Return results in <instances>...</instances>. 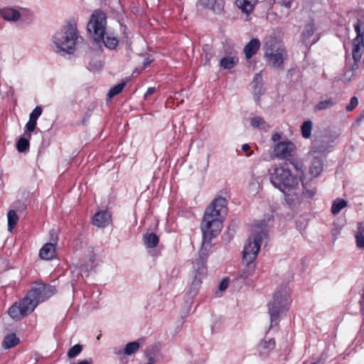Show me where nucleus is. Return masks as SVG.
<instances>
[{"label": "nucleus", "mask_w": 364, "mask_h": 364, "mask_svg": "<svg viewBox=\"0 0 364 364\" xmlns=\"http://www.w3.org/2000/svg\"><path fill=\"white\" fill-rule=\"evenodd\" d=\"M227 213V200L223 197L214 199L205 209L200 225L203 242L199 251V257L207 260L212 247L210 241L220 232Z\"/></svg>", "instance_id": "1"}, {"label": "nucleus", "mask_w": 364, "mask_h": 364, "mask_svg": "<svg viewBox=\"0 0 364 364\" xmlns=\"http://www.w3.org/2000/svg\"><path fill=\"white\" fill-rule=\"evenodd\" d=\"M56 293L54 286L39 284L28 291L26 295L18 302L14 303L8 310L9 316L16 321H19L34 311L40 302L44 301Z\"/></svg>", "instance_id": "2"}, {"label": "nucleus", "mask_w": 364, "mask_h": 364, "mask_svg": "<svg viewBox=\"0 0 364 364\" xmlns=\"http://www.w3.org/2000/svg\"><path fill=\"white\" fill-rule=\"evenodd\" d=\"M80 41L82 37L79 35L77 23L73 18L67 21L61 29L53 36V43L58 53H73Z\"/></svg>", "instance_id": "3"}, {"label": "nucleus", "mask_w": 364, "mask_h": 364, "mask_svg": "<svg viewBox=\"0 0 364 364\" xmlns=\"http://www.w3.org/2000/svg\"><path fill=\"white\" fill-rule=\"evenodd\" d=\"M107 23V16L102 11L97 10L93 12L87 23V31L96 43L103 41L104 45L109 49H114L118 45V40L115 37L107 36L105 38Z\"/></svg>", "instance_id": "4"}, {"label": "nucleus", "mask_w": 364, "mask_h": 364, "mask_svg": "<svg viewBox=\"0 0 364 364\" xmlns=\"http://www.w3.org/2000/svg\"><path fill=\"white\" fill-rule=\"evenodd\" d=\"M264 56L267 64L275 69H283L288 54L283 42L275 36H269L264 39Z\"/></svg>", "instance_id": "5"}, {"label": "nucleus", "mask_w": 364, "mask_h": 364, "mask_svg": "<svg viewBox=\"0 0 364 364\" xmlns=\"http://www.w3.org/2000/svg\"><path fill=\"white\" fill-rule=\"evenodd\" d=\"M269 176L271 183L284 193L295 190L299 185L298 178L284 166H272L269 169Z\"/></svg>", "instance_id": "6"}, {"label": "nucleus", "mask_w": 364, "mask_h": 364, "mask_svg": "<svg viewBox=\"0 0 364 364\" xmlns=\"http://www.w3.org/2000/svg\"><path fill=\"white\" fill-rule=\"evenodd\" d=\"M290 304L289 294L287 285L281 286L273 296V299L268 304L270 316V326H277L279 321V315L287 311Z\"/></svg>", "instance_id": "7"}, {"label": "nucleus", "mask_w": 364, "mask_h": 364, "mask_svg": "<svg viewBox=\"0 0 364 364\" xmlns=\"http://www.w3.org/2000/svg\"><path fill=\"white\" fill-rule=\"evenodd\" d=\"M354 28L356 37L353 41L352 55L353 63L346 64L344 73V77L348 80H350L355 71L358 70L364 48V33L361 31L359 21L354 25Z\"/></svg>", "instance_id": "8"}, {"label": "nucleus", "mask_w": 364, "mask_h": 364, "mask_svg": "<svg viewBox=\"0 0 364 364\" xmlns=\"http://www.w3.org/2000/svg\"><path fill=\"white\" fill-rule=\"evenodd\" d=\"M267 237V232L261 229L249 237L242 251V259L247 264L252 263L259 251L262 241Z\"/></svg>", "instance_id": "9"}, {"label": "nucleus", "mask_w": 364, "mask_h": 364, "mask_svg": "<svg viewBox=\"0 0 364 364\" xmlns=\"http://www.w3.org/2000/svg\"><path fill=\"white\" fill-rule=\"evenodd\" d=\"M334 140L329 136L325 135L316 138L311 144L310 153L315 154H325L333 146Z\"/></svg>", "instance_id": "10"}, {"label": "nucleus", "mask_w": 364, "mask_h": 364, "mask_svg": "<svg viewBox=\"0 0 364 364\" xmlns=\"http://www.w3.org/2000/svg\"><path fill=\"white\" fill-rule=\"evenodd\" d=\"M295 150V145L290 141H280L277 143L274 149V154L276 158L287 159L291 156Z\"/></svg>", "instance_id": "11"}, {"label": "nucleus", "mask_w": 364, "mask_h": 364, "mask_svg": "<svg viewBox=\"0 0 364 364\" xmlns=\"http://www.w3.org/2000/svg\"><path fill=\"white\" fill-rule=\"evenodd\" d=\"M112 220V215L107 210L97 212L92 218V224L97 228H105Z\"/></svg>", "instance_id": "12"}, {"label": "nucleus", "mask_w": 364, "mask_h": 364, "mask_svg": "<svg viewBox=\"0 0 364 364\" xmlns=\"http://www.w3.org/2000/svg\"><path fill=\"white\" fill-rule=\"evenodd\" d=\"M275 341L274 338H264L257 346L259 355L262 358H267L269 353L275 347Z\"/></svg>", "instance_id": "13"}, {"label": "nucleus", "mask_w": 364, "mask_h": 364, "mask_svg": "<svg viewBox=\"0 0 364 364\" xmlns=\"http://www.w3.org/2000/svg\"><path fill=\"white\" fill-rule=\"evenodd\" d=\"M253 92L255 100L259 101V97L264 92V88L262 83V75L261 73H257L252 82Z\"/></svg>", "instance_id": "14"}, {"label": "nucleus", "mask_w": 364, "mask_h": 364, "mask_svg": "<svg viewBox=\"0 0 364 364\" xmlns=\"http://www.w3.org/2000/svg\"><path fill=\"white\" fill-rule=\"evenodd\" d=\"M0 16L6 21L16 22L20 18L21 14L16 9L8 7L0 9Z\"/></svg>", "instance_id": "15"}, {"label": "nucleus", "mask_w": 364, "mask_h": 364, "mask_svg": "<svg viewBox=\"0 0 364 364\" xmlns=\"http://www.w3.org/2000/svg\"><path fill=\"white\" fill-rule=\"evenodd\" d=\"M260 41L257 38H252L244 48V53L247 59H250L257 53L260 48Z\"/></svg>", "instance_id": "16"}, {"label": "nucleus", "mask_w": 364, "mask_h": 364, "mask_svg": "<svg viewBox=\"0 0 364 364\" xmlns=\"http://www.w3.org/2000/svg\"><path fill=\"white\" fill-rule=\"evenodd\" d=\"M55 245L51 242H48L45 244L40 250L39 256L43 259L50 260L55 257Z\"/></svg>", "instance_id": "17"}, {"label": "nucleus", "mask_w": 364, "mask_h": 364, "mask_svg": "<svg viewBox=\"0 0 364 364\" xmlns=\"http://www.w3.org/2000/svg\"><path fill=\"white\" fill-rule=\"evenodd\" d=\"M199 5L204 9L213 10L214 12H219L223 9V4L217 0H198Z\"/></svg>", "instance_id": "18"}, {"label": "nucleus", "mask_w": 364, "mask_h": 364, "mask_svg": "<svg viewBox=\"0 0 364 364\" xmlns=\"http://www.w3.org/2000/svg\"><path fill=\"white\" fill-rule=\"evenodd\" d=\"M257 1V0H236L235 4L242 12L250 14Z\"/></svg>", "instance_id": "19"}, {"label": "nucleus", "mask_w": 364, "mask_h": 364, "mask_svg": "<svg viewBox=\"0 0 364 364\" xmlns=\"http://www.w3.org/2000/svg\"><path fill=\"white\" fill-rule=\"evenodd\" d=\"M323 171V161L322 160L318 157L315 156L312 161L311 166H310L309 171L310 173L314 176L316 177Z\"/></svg>", "instance_id": "20"}, {"label": "nucleus", "mask_w": 364, "mask_h": 364, "mask_svg": "<svg viewBox=\"0 0 364 364\" xmlns=\"http://www.w3.org/2000/svg\"><path fill=\"white\" fill-rule=\"evenodd\" d=\"M314 25L313 23H309L306 25L304 30L302 33L301 37H302V41L304 44L306 46L310 43V45H313L316 42V40H314L311 43L309 42V39L311 36H313L314 33Z\"/></svg>", "instance_id": "21"}, {"label": "nucleus", "mask_w": 364, "mask_h": 364, "mask_svg": "<svg viewBox=\"0 0 364 364\" xmlns=\"http://www.w3.org/2000/svg\"><path fill=\"white\" fill-rule=\"evenodd\" d=\"M203 278V276H199L195 274V277L193 278V280L191 283L190 289L188 292V294L191 296L194 297L196 296L200 289V285L202 284V279Z\"/></svg>", "instance_id": "22"}, {"label": "nucleus", "mask_w": 364, "mask_h": 364, "mask_svg": "<svg viewBox=\"0 0 364 364\" xmlns=\"http://www.w3.org/2000/svg\"><path fill=\"white\" fill-rule=\"evenodd\" d=\"M250 124L254 128L264 131H267L270 128L269 124L261 117H254L251 118Z\"/></svg>", "instance_id": "23"}, {"label": "nucleus", "mask_w": 364, "mask_h": 364, "mask_svg": "<svg viewBox=\"0 0 364 364\" xmlns=\"http://www.w3.org/2000/svg\"><path fill=\"white\" fill-rule=\"evenodd\" d=\"M207 260L198 257L193 264V268L196 275L205 276L206 274V264Z\"/></svg>", "instance_id": "24"}, {"label": "nucleus", "mask_w": 364, "mask_h": 364, "mask_svg": "<svg viewBox=\"0 0 364 364\" xmlns=\"http://www.w3.org/2000/svg\"><path fill=\"white\" fill-rule=\"evenodd\" d=\"M238 63V58L235 56H228L221 58L220 65L224 69H231Z\"/></svg>", "instance_id": "25"}, {"label": "nucleus", "mask_w": 364, "mask_h": 364, "mask_svg": "<svg viewBox=\"0 0 364 364\" xmlns=\"http://www.w3.org/2000/svg\"><path fill=\"white\" fill-rule=\"evenodd\" d=\"M144 241L147 247L152 248L158 245L159 237L154 232L146 233L144 235Z\"/></svg>", "instance_id": "26"}, {"label": "nucleus", "mask_w": 364, "mask_h": 364, "mask_svg": "<svg viewBox=\"0 0 364 364\" xmlns=\"http://www.w3.org/2000/svg\"><path fill=\"white\" fill-rule=\"evenodd\" d=\"M355 237L357 247L358 248H364V225L361 223L358 224Z\"/></svg>", "instance_id": "27"}, {"label": "nucleus", "mask_w": 364, "mask_h": 364, "mask_svg": "<svg viewBox=\"0 0 364 364\" xmlns=\"http://www.w3.org/2000/svg\"><path fill=\"white\" fill-rule=\"evenodd\" d=\"M18 341L19 339L16 336L15 334H9L6 336H5L2 342V346L5 349L13 348L14 346L18 344Z\"/></svg>", "instance_id": "28"}, {"label": "nucleus", "mask_w": 364, "mask_h": 364, "mask_svg": "<svg viewBox=\"0 0 364 364\" xmlns=\"http://www.w3.org/2000/svg\"><path fill=\"white\" fill-rule=\"evenodd\" d=\"M8 218V230L11 232L18 221V216L14 210H10L7 213Z\"/></svg>", "instance_id": "29"}, {"label": "nucleus", "mask_w": 364, "mask_h": 364, "mask_svg": "<svg viewBox=\"0 0 364 364\" xmlns=\"http://www.w3.org/2000/svg\"><path fill=\"white\" fill-rule=\"evenodd\" d=\"M347 205V201L343 199L337 198L335 200L331 206V213L333 215H337L339 212Z\"/></svg>", "instance_id": "30"}, {"label": "nucleus", "mask_w": 364, "mask_h": 364, "mask_svg": "<svg viewBox=\"0 0 364 364\" xmlns=\"http://www.w3.org/2000/svg\"><path fill=\"white\" fill-rule=\"evenodd\" d=\"M312 126L313 124L311 120H306L302 124L301 127V130L302 136L304 139H309L311 137Z\"/></svg>", "instance_id": "31"}, {"label": "nucleus", "mask_w": 364, "mask_h": 364, "mask_svg": "<svg viewBox=\"0 0 364 364\" xmlns=\"http://www.w3.org/2000/svg\"><path fill=\"white\" fill-rule=\"evenodd\" d=\"M140 344L138 341L128 343L124 349V353L128 355L135 353L139 348Z\"/></svg>", "instance_id": "32"}, {"label": "nucleus", "mask_w": 364, "mask_h": 364, "mask_svg": "<svg viewBox=\"0 0 364 364\" xmlns=\"http://www.w3.org/2000/svg\"><path fill=\"white\" fill-rule=\"evenodd\" d=\"M126 85V82H122L114 87H111L107 93L109 98H112L117 95L119 94Z\"/></svg>", "instance_id": "33"}, {"label": "nucleus", "mask_w": 364, "mask_h": 364, "mask_svg": "<svg viewBox=\"0 0 364 364\" xmlns=\"http://www.w3.org/2000/svg\"><path fill=\"white\" fill-rule=\"evenodd\" d=\"M334 105V102L332 99H328L325 100L320 101L315 107V110L321 111L329 109L332 107Z\"/></svg>", "instance_id": "34"}, {"label": "nucleus", "mask_w": 364, "mask_h": 364, "mask_svg": "<svg viewBox=\"0 0 364 364\" xmlns=\"http://www.w3.org/2000/svg\"><path fill=\"white\" fill-rule=\"evenodd\" d=\"M302 186H303V191H302V196L304 198H312L316 193V190L315 188V187H311L310 186V188H308L306 186V184H304L303 182H302Z\"/></svg>", "instance_id": "35"}, {"label": "nucleus", "mask_w": 364, "mask_h": 364, "mask_svg": "<svg viewBox=\"0 0 364 364\" xmlns=\"http://www.w3.org/2000/svg\"><path fill=\"white\" fill-rule=\"evenodd\" d=\"M29 147V141L28 139L21 137L16 143V149L19 152L26 151Z\"/></svg>", "instance_id": "36"}, {"label": "nucleus", "mask_w": 364, "mask_h": 364, "mask_svg": "<svg viewBox=\"0 0 364 364\" xmlns=\"http://www.w3.org/2000/svg\"><path fill=\"white\" fill-rule=\"evenodd\" d=\"M82 350V346L80 344H75L68 351V357L69 358H74L77 357Z\"/></svg>", "instance_id": "37"}, {"label": "nucleus", "mask_w": 364, "mask_h": 364, "mask_svg": "<svg viewBox=\"0 0 364 364\" xmlns=\"http://www.w3.org/2000/svg\"><path fill=\"white\" fill-rule=\"evenodd\" d=\"M203 51L205 53L206 63H209L210 59L213 57L212 48L210 47V46L205 44L203 47Z\"/></svg>", "instance_id": "38"}, {"label": "nucleus", "mask_w": 364, "mask_h": 364, "mask_svg": "<svg viewBox=\"0 0 364 364\" xmlns=\"http://www.w3.org/2000/svg\"><path fill=\"white\" fill-rule=\"evenodd\" d=\"M42 112V108L40 106L36 107L30 114L29 119L37 122V119L41 115Z\"/></svg>", "instance_id": "39"}, {"label": "nucleus", "mask_w": 364, "mask_h": 364, "mask_svg": "<svg viewBox=\"0 0 364 364\" xmlns=\"http://www.w3.org/2000/svg\"><path fill=\"white\" fill-rule=\"evenodd\" d=\"M358 105V100L356 97H353L350 99V103L346 106V109L348 112L353 110Z\"/></svg>", "instance_id": "40"}, {"label": "nucleus", "mask_w": 364, "mask_h": 364, "mask_svg": "<svg viewBox=\"0 0 364 364\" xmlns=\"http://www.w3.org/2000/svg\"><path fill=\"white\" fill-rule=\"evenodd\" d=\"M37 122L29 119L28 122L26 124V131L29 133L33 132L36 129ZM28 137H31V134H28Z\"/></svg>", "instance_id": "41"}, {"label": "nucleus", "mask_w": 364, "mask_h": 364, "mask_svg": "<svg viewBox=\"0 0 364 364\" xmlns=\"http://www.w3.org/2000/svg\"><path fill=\"white\" fill-rule=\"evenodd\" d=\"M228 284H229V280L227 278H225L223 279L221 282L220 283V285H219V290L220 291H223L224 290H225L228 287Z\"/></svg>", "instance_id": "42"}, {"label": "nucleus", "mask_w": 364, "mask_h": 364, "mask_svg": "<svg viewBox=\"0 0 364 364\" xmlns=\"http://www.w3.org/2000/svg\"><path fill=\"white\" fill-rule=\"evenodd\" d=\"M291 164L294 166V168L298 171H302L303 172V170H302V166L301 164H299V163L297 162H291Z\"/></svg>", "instance_id": "43"}, {"label": "nucleus", "mask_w": 364, "mask_h": 364, "mask_svg": "<svg viewBox=\"0 0 364 364\" xmlns=\"http://www.w3.org/2000/svg\"><path fill=\"white\" fill-rule=\"evenodd\" d=\"M146 357L148 359V362L146 364H154L155 363L156 360L154 356H152L149 354H146Z\"/></svg>", "instance_id": "44"}, {"label": "nucleus", "mask_w": 364, "mask_h": 364, "mask_svg": "<svg viewBox=\"0 0 364 364\" xmlns=\"http://www.w3.org/2000/svg\"><path fill=\"white\" fill-rule=\"evenodd\" d=\"M156 91V89L155 87H149L146 94H145V97H147L148 95H151L152 94H154Z\"/></svg>", "instance_id": "45"}, {"label": "nucleus", "mask_w": 364, "mask_h": 364, "mask_svg": "<svg viewBox=\"0 0 364 364\" xmlns=\"http://www.w3.org/2000/svg\"><path fill=\"white\" fill-rule=\"evenodd\" d=\"M280 138H281V136L279 133H275L272 136V140L274 142L279 141L280 139Z\"/></svg>", "instance_id": "46"}, {"label": "nucleus", "mask_w": 364, "mask_h": 364, "mask_svg": "<svg viewBox=\"0 0 364 364\" xmlns=\"http://www.w3.org/2000/svg\"><path fill=\"white\" fill-rule=\"evenodd\" d=\"M361 311H364V291L361 296V300L360 301Z\"/></svg>", "instance_id": "47"}, {"label": "nucleus", "mask_w": 364, "mask_h": 364, "mask_svg": "<svg viewBox=\"0 0 364 364\" xmlns=\"http://www.w3.org/2000/svg\"><path fill=\"white\" fill-rule=\"evenodd\" d=\"M90 113H89L88 112L85 114V116L84 117V118L82 119V123L83 124H85L88 119L90 118Z\"/></svg>", "instance_id": "48"}, {"label": "nucleus", "mask_w": 364, "mask_h": 364, "mask_svg": "<svg viewBox=\"0 0 364 364\" xmlns=\"http://www.w3.org/2000/svg\"><path fill=\"white\" fill-rule=\"evenodd\" d=\"M250 149V147L249 144H244L242 146V150L245 152H247Z\"/></svg>", "instance_id": "49"}, {"label": "nucleus", "mask_w": 364, "mask_h": 364, "mask_svg": "<svg viewBox=\"0 0 364 364\" xmlns=\"http://www.w3.org/2000/svg\"><path fill=\"white\" fill-rule=\"evenodd\" d=\"M151 61L149 58H146L143 63L144 67H146L150 65Z\"/></svg>", "instance_id": "50"}, {"label": "nucleus", "mask_w": 364, "mask_h": 364, "mask_svg": "<svg viewBox=\"0 0 364 364\" xmlns=\"http://www.w3.org/2000/svg\"><path fill=\"white\" fill-rule=\"evenodd\" d=\"M282 5L284 6L286 8H289L291 6V1H284L282 3Z\"/></svg>", "instance_id": "51"}, {"label": "nucleus", "mask_w": 364, "mask_h": 364, "mask_svg": "<svg viewBox=\"0 0 364 364\" xmlns=\"http://www.w3.org/2000/svg\"><path fill=\"white\" fill-rule=\"evenodd\" d=\"M294 195H295L296 199H298V200L300 199V196H299L297 193H294Z\"/></svg>", "instance_id": "52"}, {"label": "nucleus", "mask_w": 364, "mask_h": 364, "mask_svg": "<svg viewBox=\"0 0 364 364\" xmlns=\"http://www.w3.org/2000/svg\"><path fill=\"white\" fill-rule=\"evenodd\" d=\"M252 152H250V153H249V154H245V156H251V155H252Z\"/></svg>", "instance_id": "53"}, {"label": "nucleus", "mask_w": 364, "mask_h": 364, "mask_svg": "<svg viewBox=\"0 0 364 364\" xmlns=\"http://www.w3.org/2000/svg\"><path fill=\"white\" fill-rule=\"evenodd\" d=\"M311 364H320V362H314V363H312Z\"/></svg>", "instance_id": "54"}]
</instances>
